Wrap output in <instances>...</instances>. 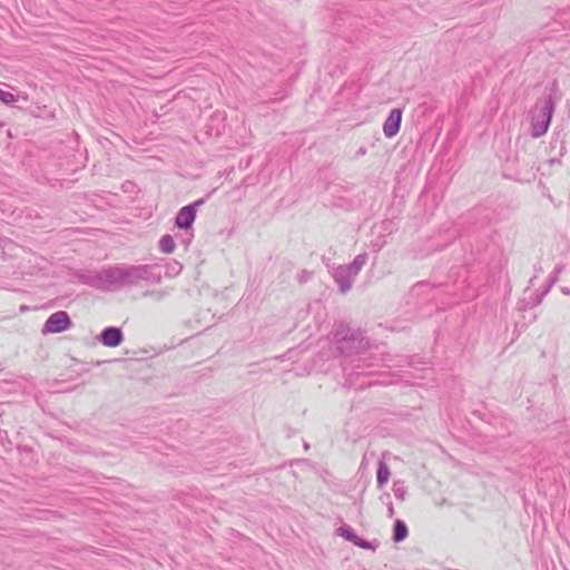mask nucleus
I'll use <instances>...</instances> for the list:
<instances>
[{
	"instance_id": "obj_22",
	"label": "nucleus",
	"mask_w": 570,
	"mask_h": 570,
	"mask_svg": "<svg viewBox=\"0 0 570 570\" xmlns=\"http://www.w3.org/2000/svg\"><path fill=\"white\" fill-rule=\"evenodd\" d=\"M387 515H389V518H393V515H394V507H393L392 502L387 503Z\"/></svg>"
},
{
	"instance_id": "obj_7",
	"label": "nucleus",
	"mask_w": 570,
	"mask_h": 570,
	"mask_svg": "<svg viewBox=\"0 0 570 570\" xmlns=\"http://www.w3.org/2000/svg\"><path fill=\"white\" fill-rule=\"evenodd\" d=\"M71 327V320L67 312L59 311L51 314L45 323L43 333H61Z\"/></svg>"
},
{
	"instance_id": "obj_2",
	"label": "nucleus",
	"mask_w": 570,
	"mask_h": 570,
	"mask_svg": "<svg viewBox=\"0 0 570 570\" xmlns=\"http://www.w3.org/2000/svg\"><path fill=\"white\" fill-rule=\"evenodd\" d=\"M556 109L552 95L539 98L530 111L531 137L540 138L547 134Z\"/></svg>"
},
{
	"instance_id": "obj_21",
	"label": "nucleus",
	"mask_w": 570,
	"mask_h": 570,
	"mask_svg": "<svg viewBox=\"0 0 570 570\" xmlns=\"http://www.w3.org/2000/svg\"><path fill=\"white\" fill-rule=\"evenodd\" d=\"M205 203V199L204 198H200V199H197L195 200L194 203L187 205V207H191L193 209L196 210V208L200 205H203Z\"/></svg>"
},
{
	"instance_id": "obj_24",
	"label": "nucleus",
	"mask_w": 570,
	"mask_h": 570,
	"mask_svg": "<svg viewBox=\"0 0 570 570\" xmlns=\"http://www.w3.org/2000/svg\"><path fill=\"white\" fill-rule=\"evenodd\" d=\"M365 153H366L365 148H360L356 154L357 155H365Z\"/></svg>"
},
{
	"instance_id": "obj_20",
	"label": "nucleus",
	"mask_w": 570,
	"mask_h": 570,
	"mask_svg": "<svg viewBox=\"0 0 570 570\" xmlns=\"http://www.w3.org/2000/svg\"><path fill=\"white\" fill-rule=\"evenodd\" d=\"M311 276H312V273H311V272H308V271H305V269H304V271H302V272L297 275V281H298L299 283H305V282H307V281L311 278Z\"/></svg>"
},
{
	"instance_id": "obj_6",
	"label": "nucleus",
	"mask_w": 570,
	"mask_h": 570,
	"mask_svg": "<svg viewBox=\"0 0 570 570\" xmlns=\"http://www.w3.org/2000/svg\"><path fill=\"white\" fill-rule=\"evenodd\" d=\"M196 218V210L191 207L184 206L180 208L175 218V225L185 230V234L181 237V243L185 247L191 243L194 238L193 224Z\"/></svg>"
},
{
	"instance_id": "obj_16",
	"label": "nucleus",
	"mask_w": 570,
	"mask_h": 570,
	"mask_svg": "<svg viewBox=\"0 0 570 570\" xmlns=\"http://www.w3.org/2000/svg\"><path fill=\"white\" fill-rule=\"evenodd\" d=\"M337 532L341 537L352 542L354 540H358V535L355 534L354 530L350 525H343L337 529Z\"/></svg>"
},
{
	"instance_id": "obj_13",
	"label": "nucleus",
	"mask_w": 570,
	"mask_h": 570,
	"mask_svg": "<svg viewBox=\"0 0 570 570\" xmlns=\"http://www.w3.org/2000/svg\"><path fill=\"white\" fill-rule=\"evenodd\" d=\"M159 248L165 254H170L175 249V240L171 235H164L159 240Z\"/></svg>"
},
{
	"instance_id": "obj_3",
	"label": "nucleus",
	"mask_w": 570,
	"mask_h": 570,
	"mask_svg": "<svg viewBox=\"0 0 570 570\" xmlns=\"http://www.w3.org/2000/svg\"><path fill=\"white\" fill-rule=\"evenodd\" d=\"M122 287L135 286L140 282L158 284L163 274L158 265H120Z\"/></svg>"
},
{
	"instance_id": "obj_9",
	"label": "nucleus",
	"mask_w": 570,
	"mask_h": 570,
	"mask_svg": "<svg viewBox=\"0 0 570 570\" xmlns=\"http://www.w3.org/2000/svg\"><path fill=\"white\" fill-rule=\"evenodd\" d=\"M98 340L107 347H117L124 342V334L121 328L108 326L101 331Z\"/></svg>"
},
{
	"instance_id": "obj_4",
	"label": "nucleus",
	"mask_w": 570,
	"mask_h": 570,
	"mask_svg": "<svg viewBox=\"0 0 570 570\" xmlns=\"http://www.w3.org/2000/svg\"><path fill=\"white\" fill-rule=\"evenodd\" d=\"M367 253H361L355 256L352 263L347 265H338L331 269V276L337 284L342 294H346L351 291L355 277L367 263Z\"/></svg>"
},
{
	"instance_id": "obj_23",
	"label": "nucleus",
	"mask_w": 570,
	"mask_h": 570,
	"mask_svg": "<svg viewBox=\"0 0 570 570\" xmlns=\"http://www.w3.org/2000/svg\"><path fill=\"white\" fill-rule=\"evenodd\" d=\"M561 292H562L564 295H570V288H568V287H562V288H561Z\"/></svg>"
},
{
	"instance_id": "obj_17",
	"label": "nucleus",
	"mask_w": 570,
	"mask_h": 570,
	"mask_svg": "<svg viewBox=\"0 0 570 570\" xmlns=\"http://www.w3.org/2000/svg\"><path fill=\"white\" fill-rule=\"evenodd\" d=\"M0 100L7 105L17 101L13 94L0 89Z\"/></svg>"
},
{
	"instance_id": "obj_14",
	"label": "nucleus",
	"mask_w": 570,
	"mask_h": 570,
	"mask_svg": "<svg viewBox=\"0 0 570 570\" xmlns=\"http://www.w3.org/2000/svg\"><path fill=\"white\" fill-rule=\"evenodd\" d=\"M183 269V265L177 261H170L165 266V276L166 277H175L180 274Z\"/></svg>"
},
{
	"instance_id": "obj_10",
	"label": "nucleus",
	"mask_w": 570,
	"mask_h": 570,
	"mask_svg": "<svg viewBox=\"0 0 570 570\" xmlns=\"http://www.w3.org/2000/svg\"><path fill=\"white\" fill-rule=\"evenodd\" d=\"M564 265L559 264L554 267L553 272L549 276V282L543 292L540 295H537L535 303L540 304L543 299V297L550 292L552 286L558 282L559 275L563 272Z\"/></svg>"
},
{
	"instance_id": "obj_15",
	"label": "nucleus",
	"mask_w": 570,
	"mask_h": 570,
	"mask_svg": "<svg viewBox=\"0 0 570 570\" xmlns=\"http://www.w3.org/2000/svg\"><path fill=\"white\" fill-rule=\"evenodd\" d=\"M393 493H394V497L400 500V501H403L406 497V487H405V482L402 481V480H396L393 482Z\"/></svg>"
},
{
	"instance_id": "obj_8",
	"label": "nucleus",
	"mask_w": 570,
	"mask_h": 570,
	"mask_svg": "<svg viewBox=\"0 0 570 570\" xmlns=\"http://www.w3.org/2000/svg\"><path fill=\"white\" fill-rule=\"evenodd\" d=\"M402 109L394 108L390 111L387 118L383 124V132L387 138H392L400 131L401 122H402Z\"/></svg>"
},
{
	"instance_id": "obj_19",
	"label": "nucleus",
	"mask_w": 570,
	"mask_h": 570,
	"mask_svg": "<svg viewBox=\"0 0 570 570\" xmlns=\"http://www.w3.org/2000/svg\"><path fill=\"white\" fill-rule=\"evenodd\" d=\"M353 543L363 549H372L373 548V546L370 541H366L360 537H358V540H354Z\"/></svg>"
},
{
	"instance_id": "obj_11",
	"label": "nucleus",
	"mask_w": 570,
	"mask_h": 570,
	"mask_svg": "<svg viewBox=\"0 0 570 570\" xmlns=\"http://www.w3.org/2000/svg\"><path fill=\"white\" fill-rule=\"evenodd\" d=\"M390 475L391 471L389 465L383 460H380L376 472L377 487L382 489L387 483Z\"/></svg>"
},
{
	"instance_id": "obj_5",
	"label": "nucleus",
	"mask_w": 570,
	"mask_h": 570,
	"mask_svg": "<svg viewBox=\"0 0 570 570\" xmlns=\"http://www.w3.org/2000/svg\"><path fill=\"white\" fill-rule=\"evenodd\" d=\"M333 340L337 350L345 355H353L364 347V333L351 330L348 325L340 323L335 326Z\"/></svg>"
},
{
	"instance_id": "obj_18",
	"label": "nucleus",
	"mask_w": 570,
	"mask_h": 570,
	"mask_svg": "<svg viewBox=\"0 0 570 570\" xmlns=\"http://www.w3.org/2000/svg\"><path fill=\"white\" fill-rule=\"evenodd\" d=\"M167 292L166 291H151L148 293V295H150L151 297H154L156 301H161L164 299L166 296H167Z\"/></svg>"
},
{
	"instance_id": "obj_1",
	"label": "nucleus",
	"mask_w": 570,
	"mask_h": 570,
	"mask_svg": "<svg viewBox=\"0 0 570 570\" xmlns=\"http://www.w3.org/2000/svg\"><path fill=\"white\" fill-rule=\"evenodd\" d=\"M77 279L81 284L104 292H116L122 288L120 265L108 266L99 271L83 269L77 273Z\"/></svg>"
},
{
	"instance_id": "obj_12",
	"label": "nucleus",
	"mask_w": 570,
	"mask_h": 570,
	"mask_svg": "<svg viewBox=\"0 0 570 570\" xmlns=\"http://www.w3.org/2000/svg\"><path fill=\"white\" fill-rule=\"evenodd\" d=\"M407 534H409V530H407L405 522L402 520H396L394 522V527H393V540L395 542H401V541L405 540Z\"/></svg>"
}]
</instances>
